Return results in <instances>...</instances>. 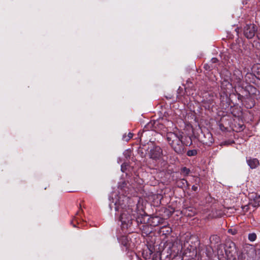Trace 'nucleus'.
Returning <instances> with one entry per match:
<instances>
[{"label": "nucleus", "instance_id": "obj_29", "mask_svg": "<svg viewBox=\"0 0 260 260\" xmlns=\"http://www.w3.org/2000/svg\"><path fill=\"white\" fill-rule=\"evenodd\" d=\"M131 153H132V149H128L126 150V152H125V155H127V156H128V157H130V156L131 155Z\"/></svg>", "mask_w": 260, "mask_h": 260}, {"label": "nucleus", "instance_id": "obj_36", "mask_svg": "<svg viewBox=\"0 0 260 260\" xmlns=\"http://www.w3.org/2000/svg\"><path fill=\"white\" fill-rule=\"evenodd\" d=\"M188 236L187 235V236H186L185 237V239H186V238H188Z\"/></svg>", "mask_w": 260, "mask_h": 260}, {"label": "nucleus", "instance_id": "obj_34", "mask_svg": "<svg viewBox=\"0 0 260 260\" xmlns=\"http://www.w3.org/2000/svg\"><path fill=\"white\" fill-rule=\"evenodd\" d=\"M232 143H233V141H229L225 142L224 143V145H231Z\"/></svg>", "mask_w": 260, "mask_h": 260}, {"label": "nucleus", "instance_id": "obj_24", "mask_svg": "<svg viewBox=\"0 0 260 260\" xmlns=\"http://www.w3.org/2000/svg\"><path fill=\"white\" fill-rule=\"evenodd\" d=\"M228 233L232 235H235L237 234L238 231L235 229H230L228 230Z\"/></svg>", "mask_w": 260, "mask_h": 260}, {"label": "nucleus", "instance_id": "obj_15", "mask_svg": "<svg viewBox=\"0 0 260 260\" xmlns=\"http://www.w3.org/2000/svg\"><path fill=\"white\" fill-rule=\"evenodd\" d=\"M177 184L179 188H182L184 187L185 185H186L187 187H188L189 185L188 181L185 179H182L177 181Z\"/></svg>", "mask_w": 260, "mask_h": 260}, {"label": "nucleus", "instance_id": "obj_30", "mask_svg": "<svg viewBox=\"0 0 260 260\" xmlns=\"http://www.w3.org/2000/svg\"><path fill=\"white\" fill-rule=\"evenodd\" d=\"M191 189L192 190L196 191L198 189V187L197 185H193L192 186Z\"/></svg>", "mask_w": 260, "mask_h": 260}, {"label": "nucleus", "instance_id": "obj_37", "mask_svg": "<svg viewBox=\"0 0 260 260\" xmlns=\"http://www.w3.org/2000/svg\"><path fill=\"white\" fill-rule=\"evenodd\" d=\"M258 13H259V16H260V9H259V11H258Z\"/></svg>", "mask_w": 260, "mask_h": 260}, {"label": "nucleus", "instance_id": "obj_23", "mask_svg": "<svg viewBox=\"0 0 260 260\" xmlns=\"http://www.w3.org/2000/svg\"><path fill=\"white\" fill-rule=\"evenodd\" d=\"M219 127L222 132H226L228 131V127H225L224 125L221 123H219Z\"/></svg>", "mask_w": 260, "mask_h": 260}, {"label": "nucleus", "instance_id": "obj_27", "mask_svg": "<svg viewBox=\"0 0 260 260\" xmlns=\"http://www.w3.org/2000/svg\"><path fill=\"white\" fill-rule=\"evenodd\" d=\"M122 140L125 142H128L129 140V138L127 137V135H126V134H125L123 135Z\"/></svg>", "mask_w": 260, "mask_h": 260}, {"label": "nucleus", "instance_id": "obj_12", "mask_svg": "<svg viewBox=\"0 0 260 260\" xmlns=\"http://www.w3.org/2000/svg\"><path fill=\"white\" fill-rule=\"evenodd\" d=\"M243 78L242 72L238 70H236L234 71L233 75L232 76V80L236 83H239L241 82Z\"/></svg>", "mask_w": 260, "mask_h": 260}, {"label": "nucleus", "instance_id": "obj_14", "mask_svg": "<svg viewBox=\"0 0 260 260\" xmlns=\"http://www.w3.org/2000/svg\"><path fill=\"white\" fill-rule=\"evenodd\" d=\"M172 232V229L168 225H164L161 227L159 229V232L160 234L162 235H165L166 236L170 235Z\"/></svg>", "mask_w": 260, "mask_h": 260}, {"label": "nucleus", "instance_id": "obj_2", "mask_svg": "<svg viewBox=\"0 0 260 260\" xmlns=\"http://www.w3.org/2000/svg\"><path fill=\"white\" fill-rule=\"evenodd\" d=\"M179 249L177 251H176L175 243L172 242L167 241L164 243L163 248L161 250L157 251L156 253L152 254V259L153 260H162L163 258L169 257L172 255H175L178 252Z\"/></svg>", "mask_w": 260, "mask_h": 260}, {"label": "nucleus", "instance_id": "obj_22", "mask_svg": "<svg viewBox=\"0 0 260 260\" xmlns=\"http://www.w3.org/2000/svg\"><path fill=\"white\" fill-rule=\"evenodd\" d=\"M174 212V210L171 211L167 208L165 209L164 213H166L168 217H170L171 216H172Z\"/></svg>", "mask_w": 260, "mask_h": 260}, {"label": "nucleus", "instance_id": "obj_32", "mask_svg": "<svg viewBox=\"0 0 260 260\" xmlns=\"http://www.w3.org/2000/svg\"><path fill=\"white\" fill-rule=\"evenodd\" d=\"M256 36L258 39L260 40V29L258 30H257Z\"/></svg>", "mask_w": 260, "mask_h": 260}, {"label": "nucleus", "instance_id": "obj_28", "mask_svg": "<svg viewBox=\"0 0 260 260\" xmlns=\"http://www.w3.org/2000/svg\"><path fill=\"white\" fill-rule=\"evenodd\" d=\"M245 128V126L243 124L239 125V128L236 130L237 132H240L243 131Z\"/></svg>", "mask_w": 260, "mask_h": 260}, {"label": "nucleus", "instance_id": "obj_8", "mask_svg": "<svg viewBox=\"0 0 260 260\" xmlns=\"http://www.w3.org/2000/svg\"><path fill=\"white\" fill-rule=\"evenodd\" d=\"M162 155V150L161 147H153L150 151V158L153 159H159Z\"/></svg>", "mask_w": 260, "mask_h": 260}, {"label": "nucleus", "instance_id": "obj_33", "mask_svg": "<svg viewBox=\"0 0 260 260\" xmlns=\"http://www.w3.org/2000/svg\"><path fill=\"white\" fill-rule=\"evenodd\" d=\"M133 136V134L131 133H129L128 134H127V137L128 138H129V139L130 140Z\"/></svg>", "mask_w": 260, "mask_h": 260}, {"label": "nucleus", "instance_id": "obj_9", "mask_svg": "<svg viewBox=\"0 0 260 260\" xmlns=\"http://www.w3.org/2000/svg\"><path fill=\"white\" fill-rule=\"evenodd\" d=\"M167 139L171 146H173L175 145H179V143L180 142V140L174 133H168L167 135Z\"/></svg>", "mask_w": 260, "mask_h": 260}, {"label": "nucleus", "instance_id": "obj_31", "mask_svg": "<svg viewBox=\"0 0 260 260\" xmlns=\"http://www.w3.org/2000/svg\"><path fill=\"white\" fill-rule=\"evenodd\" d=\"M218 61V59L216 58H212L211 59V61L212 62V63H216Z\"/></svg>", "mask_w": 260, "mask_h": 260}, {"label": "nucleus", "instance_id": "obj_25", "mask_svg": "<svg viewBox=\"0 0 260 260\" xmlns=\"http://www.w3.org/2000/svg\"><path fill=\"white\" fill-rule=\"evenodd\" d=\"M127 165L126 163H123L121 166V171L122 172H125L127 169Z\"/></svg>", "mask_w": 260, "mask_h": 260}, {"label": "nucleus", "instance_id": "obj_18", "mask_svg": "<svg viewBox=\"0 0 260 260\" xmlns=\"http://www.w3.org/2000/svg\"><path fill=\"white\" fill-rule=\"evenodd\" d=\"M253 206L254 207L260 206V194H256L253 201Z\"/></svg>", "mask_w": 260, "mask_h": 260}, {"label": "nucleus", "instance_id": "obj_17", "mask_svg": "<svg viewBox=\"0 0 260 260\" xmlns=\"http://www.w3.org/2000/svg\"><path fill=\"white\" fill-rule=\"evenodd\" d=\"M190 173V170L189 169L186 168V167H182L180 170V174L183 176H188Z\"/></svg>", "mask_w": 260, "mask_h": 260}, {"label": "nucleus", "instance_id": "obj_4", "mask_svg": "<svg viewBox=\"0 0 260 260\" xmlns=\"http://www.w3.org/2000/svg\"><path fill=\"white\" fill-rule=\"evenodd\" d=\"M224 251L227 259L235 258L237 252L235 244L232 241L226 242L225 244Z\"/></svg>", "mask_w": 260, "mask_h": 260}, {"label": "nucleus", "instance_id": "obj_13", "mask_svg": "<svg viewBox=\"0 0 260 260\" xmlns=\"http://www.w3.org/2000/svg\"><path fill=\"white\" fill-rule=\"evenodd\" d=\"M82 212V210L81 209H80L76 213V216H74V218L73 219V220L71 221V223L73 225V226H74V227L76 226V224L74 223L75 222H76L77 224H79L80 222H81V221H83V220L82 218V217L81 215Z\"/></svg>", "mask_w": 260, "mask_h": 260}, {"label": "nucleus", "instance_id": "obj_35", "mask_svg": "<svg viewBox=\"0 0 260 260\" xmlns=\"http://www.w3.org/2000/svg\"><path fill=\"white\" fill-rule=\"evenodd\" d=\"M113 203H114V204H113L112 203H110L109 204V207L111 209L113 207H115V206L114 205L115 202H114V201H113ZM115 209V208H114Z\"/></svg>", "mask_w": 260, "mask_h": 260}, {"label": "nucleus", "instance_id": "obj_21", "mask_svg": "<svg viewBox=\"0 0 260 260\" xmlns=\"http://www.w3.org/2000/svg\"><path fill=\"white\" fill-rule=\"evenodd\" d=\"M184 147H174V150L178 154H182L184 151Z\"/></svg>", "mask_w": 260, "mask_h": 260}, {"label": "nucleus", "instance_id": "obj_26", "mask_svg": "<svg viewBox=\"0 0 260 260\" xmlns=\"http://www.w3.org/2000/svg\"><path fill=\"white\" fill-rule=\"evenodd\" d=\"M183 238H181V239H180V241L181 242V249L183 248V247H186V244L188 243V241H184V243L183 244L182 243V242H183Z\"/></svg>", "mask_w": 260, "mask_h": 260}, {"label": "nucleus", "instance_id": "obj_7", "mask_svg": "<svg viewBox=\"0 0 260 260\" xmlns=\"http://www.w3.org/2000/svg\"><path fill=\"white\" fill-rule=\"evenodd\" d=\"M165 218L157 215H151L149 217V224L152 226H156L164 223Z\"/></svg>", "mask_w": 260, "mask_h": 260}, {"label": "nucleus", "instance_id": "obj_6", "mask_svg": "<svg viewBox=\"0 0 260 260\" xmlns=\"http://www.w3.org/2000/svg\"><path fill=\"white\" fill-rule=\"evenodd\" d=\"M119 242L122 246L123 250H132L134 247V244L132 242L128 236H122L118 238Z\"/></svg>", "mask_w": 260, "mask_h": 260}, {"label": "nucleus", "instance_id": "obj_1", "mask_svg": "<svg viewBox=\"0 0 260 260\" xmlns=\"http://www.w3.org/2000/svg\"><path fill=\"white\" fill-rule=\"evenodd\" d=\"M129 201L128 198L123 196L119 199V201L115 204V211L118 215L120 213L119 220L121 222V229L123 231L126 230L127 232H133L131 226L133 221L135 219L138 224L141 225L144 223H149V218H147L148 215L144 211L138 209L137 205L135 203L128 204Z\"/></svg>", "mask_w": 260, "mask_h": 260}, {"label": "nucleus", "instance_id": "obj_10", "mask_svg": "<svg viewBox=\"0 0 260 260\" xmlns=\"http://www.w3.org/2000/svg\"><path fill=\"white\" fill-rule=\"evenodd\" d=\"M138 226L139 229L141 231L142 234L143 236L148 235L152 232V229L149 226L148 223L139 225Z\"/></svg>", "mask_w": 260, "mask_h": 260}, {"label": "nucleus", "instance_id": "obj_3", "mask_svg": "<svg viewBox=\"0 0 260 260\" xmlns=\"http://www.w3.org/2000/svg\"><path fill=\"white\" fill-rule=\"evenodd\" d=\"M118 188L120 190L119 193H121V194L119 196H117V197L115 198L116 200L114 204L117 203V202L119 201V199L123 196L127 197L129 200V201L128 202L127 205L133 203V202L132 201V199L129 196H128V195L129 194L130 188L127 185V182L126 181H123L121 183H119ZM114 205L115 206V205Z\"/></svg>", "mask_w": 260, "mask_h": 260}, {"label": "nucleus", "instance_id": "obj_20", "mask_svg": "<svg viewBox=\"0 0 260 260\" xmlns=\"http://www.w3.org/2000/svg\"><path fill=\"white\" fill-rule=\"evenodd\" d=\"M197 154V151L196 149L190 150L187 152V155L188 156H195Z\"/></svg>", "mask_w": 260, "mask_h": 260}, {"label": "nucleus", "instance_id": "obj_11", "mask_svg": "<svg viewBox=\"0 0 260 260\" xmlns=\"http://www.w3.org/2000/svg\"><path fill=\"white\" fill-rule=\"evenodd\" d=\"M246 161L251 169H255L259 165V161L257 158H252L250 157H247Z\"/></svg>", "mask_w": 260, "mask_h": 260}, {"label": "nucleus", "instance_id": "obj_16", "mask_svg": "<svg viewBox=\"0 0 260 260\" xmlns=\"http://www.w3.org/2000/svg\"><path fill=\"white\" fill-rule=\"evenodd\" d=\"M211 244H217L220 242V238L217 235H213L210 236L209 238Z\"/></svg>", "mask_w": 260, "mask_h": 260}, {"label": "nucleus", "instance_id": "obj_19", "mask_svg": "<svg viewBox=\"0 0 260 260\" xmlns=\"http://www.w3.org/2000/svg\"><path fill=\"white\" fill-rule=\"evenodd\" d=\"M256 237V235L254 233H249L248 236V240L251 242L255 241Z\"/></svg>", "mask_w": 260, "mask_h": 260}, {"label": "nucleus", "instance_id": "obj_5", "mask_svg": "<svg viewBox=\"0 0 260 260\" xmlns=\"http://www.w3.org/2000/svg\"><path fill=\"white\" fill-rule=\"evenodd\" d=\"M256 26L252 23L247 24L243 28V34L248 39L253 38L257 31Z\"/></svg>", "mask_w": 260, "mask_h": 260}]
</instances>
